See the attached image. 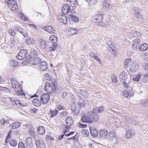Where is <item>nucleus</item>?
<instances>
[{"label": "nucleus", "mask_w": 148, "mask_h": 148, "mask_svg": "<svg viewBox=\"0 0 148 148\" xmlns=\"http://www.w3.org/2000/svg\"><path fill=\"white\" fill-rule=\"evenodd\" d=\"M70 32H71L72 34H74L76 33L77 30L76 29L71 28L70 29Z\"/></svg>", "instance_id": "obj_63"}, {"label": "nucleus", "mask_w": 148, "mask_h": 148, "mask_svg": "<svg viewBox=\"0 0 148 148\" xmlns=\"http://www.w3.org/2000/svg\"><path fill=\"white\" fill-rule=\"evenodd\" d=\"M139 46V45H136L135 44H133L132 46V48L134 50H136L137 49Z\"/></svg>", "instance_id": "obj_54"}, {"label": "nucleus", "mask_w": 148, "mask_h": 148, "mask_svg": "<svg viewBox=\"0 0 148 148\" xmlns=\"http://www.w3.org/2000/svg\"><path fill=\"white\" fill-rule=\"evenodd\" d=\"M26 42L28 45L32 44L34 43V41L32 38L28 37L26 40Z\"/></svg>", "instance_id": "obj_33"}, {"label": "nucleus", "mask_w": 148, "mask_h": 148, "mask_svg": "<svg viewBox=\"0 0 148 148\" xmlns=\"http://www.w3.org/2000/svg\"><path fill=\"white\" fill-rule=\"evenodd\" d=\"M136 16L138 18H142L143 17V15L142 14H140V12L136 13Z\"/></svg>", "instance_id": "obj_57"}, {"label": "nucleus", "mask_w": 148, "mask_h": 148, "mask_svg": "<svg viewBox=\"0 0 148 148\" xmlns=\"http://www.w3.org/2000/svg\"><path fill=\"white\" fill-rule=\"evenodd\" d=\"M107 139L111 141H114L115 142L118 140L117 136L113 130H111L109 132Z\"/></svg>", "instance_id": "obj_4"}, {"label": "nucleus", "mask_w": 148, "mask_h": 148, "mask_svg": "<svg viewBox=\"0 0 148 148\" xmlns=\"http://www.w3.org/2000/svg\"><path fill=\"white\" fill-rule=\"evenodd\" d=\"M89 116L92 118L93 120L96 121H97L99 119V115L97 114H88Z\"/></svg>", "instance_id": "obj_32"}, {"label": "nucleus", "mask_w": 148, "mask_h": 148, "mask_svg": "<svg viewBox=\"0 0 148 148\" xmlns=\"http://www.w3.org/2000/svg\"><path fill=\"white\" fill-rule=\"evenodd\" d=\"M20 125V123L19 122H17L10 124L9 125V127L11 129H14L18 128Z\"/></svg>", "instance_id": "obj_22"}, {"label": "nucleus", "mask_w": 148, "mask_h": 148, "mask_svg": "<svg viewBox=\"0 0 148 148\" xmlns=\"http://www.w3.org/2000/svg\"><path fill=\"white\" fill-rule=\"evenodd\" d=\"M112 81L114 83L116 82L117 81V78L115 75L111 77Z\"/></svg>", "instance_id": "obj_52"}, {"label": "nucleus", "mask_w": 148, "mask_h": 148, "mask_svg": "<svg viewBox=\"0 0 148 148\" xmlns=\"http://www.w3.org/2000/svg\"><path fill=\"white\" fill-rule=\"evenodd\" d=\"M125 119L126 121L129 123H134V120L133 119L130 118L129 116H125Z\"/></svg>", "instance_id": "obj_31"}, {"label": "nucleus", "mask_w": 148, "mask_h": 148, "mask_svg": "<svg viewBox=\"0 0 148 148\" xmlns=\"http://www.w3.org/2000/svg\"><path fill=\"white\" fill-rule=\"evenodd\" d=\"M128 76L126 73L122 72L119 75V79L121 82H125L127 79Z\"/></svg>", "instance_id": "obj_10"}, {"label": "nucleus", "mask_w": 148, "mask_h": 148, "mask_svg": "<svg viewBox=\"0 0 148 148\" xmlns=\"http://www.w3.org/2000/svg\"><path fill=\"white\" fill-rule=\"evenodd\" d=\"M35 143L37 148H44L45 144L44 142L41 140H37L35 141Z\"/></svg>", "instance_id": "obj_12"}, {"label": "nucleus", "mask_w": 148, "mask_h": 148, "mask_svg": "<svg viewBox=\"0 0 148 148\" xmlns=\"http://www.w3.org/2000/svg\"><path fill=\"white\" fill-rule=\"evenodd\" d=\"M17 94L19 95H24L25 94L23 92L22 87L16 90H15Z\"/></svg>", "instance_id": "obj_30"}, {"label": "nucleus", "mask_w": 148, "mask_h": 148, "mask_svg": "<svg viewBox=\"0 0 148 148\" xmlns=\"http://www.w3.org/2000/svg\"><path fill=\"white\" fill-rule=\"evenodd\" d=\"M15 104L17 106L19 107L20 106H21L22 105L21 104V103L19 102L18 100H16L15 101Z\"/></svg>", "instance_id": "obj_60"}, {"label": "nucleus", "mask_w": 148, "mask_h": 148, "mask_svg": "<svg viewBox=\"0 0 148 148\" xmlns=\"http://www.w3.org/2000/svg\"><path fill=\"white\" fill-rule=\"evenodd\" d=\"M41 48L43 49H45L47 47L46 43L43 39H40L38 41Z\"/></svg>", "instance_id": "obj_23"}, {"label": "nucleus", "mask_w": 148, "mask_h": 148, "mask_svg": "<svg viewBox=\"0 0 148 148\" xmlns=\"http://www.w3.org/2000/svg\"><path fill=\"white\" fill-rule=\"evenodd\" d=\"M50 95L49 94L45 93L42 94L40 97L41 103L45 104L47 103L49 99Z\"/></svg>", "instance_id": "obj_8"}, {"label": "nucleus", "mask_w": 148, "mask_h": 148, "mask_svg": "<svg viewBox=\"0 0 148 148\" xmlns=\"http://www.w3.org/2000/svg\"><path fill=\"white\" fill-rule=\"evenodd\" d=\"M134 33V36H140L141 35V34L140 32H138L136 31H134L133 32Z\"/></svg>", "instance_id": "obj_50"}, {"label": "nucleus", "mask_w": 148, "mask_h": 148, "mask_svg": "<svg viewBox=\"0 0 148 148\" xmlns=\"http://www.w3.org/2000/svg\"><path fill=\"white\" fill-rule=\"evenodd\" d=\"M21 33L25 37H27L28 36V33L27 32L25 29H23V30L21 32Z\"/></svg>", "instance_id": "obj_43"}, {"label": "nucleus", "mask_w": 148, "mask_h": 148, "mask_svg": "<svg viewBox=\"0 0 148 148\" xmlns=\"http://www.w3.org/2000/svg\"><path fill=\"white\" fill-rule=\"evenodd\" d=\"M66 124L69 126H71L73 125L74 121L71 117L69 116L66 118L65 120Z\"/></svg>", "instance_id": "obj_17"}, {"label": "nucleus", "mask_w": 148, "mask_h": 148, "mask_svg": "<svg viewBox=\"0 0 148 148\" xmlns=\"http://www.w3.org/2000/svg\"><path fill=\"white\" fill-rule=\"evenodd\" d=\"M28 25L30 27L32 28H33L35 29H36L37 28V27L34 24L29 23Z\"/></svg>", "instance_id": "obj_64"}, {"label": "nucleus", "mask_w": 148, "mask_h": 148, "mask_svg": "<svg viewBox=\"0 0 148 148\" xmlns=\"http://www.w3.org/2000/svg\"><path fill=\"white\" fill-rule=\"evenodd\" d=\"M46 30H45L50 33L53 34L55 32L54 29L51 26H47L46 27Z\"/></svg>", "instance_id": "obj_27"}, {"label": "nucleus", "mask_w": 148, "mask_h": 148, "mask_svg": "<svg viewBox=\"0 0 148 148\" xmlns=\"http://www.w3.org/2000/svg\"><path fill=\"white\" fill-rule=\"evenodd\" d=\"M82 132L83 136L86 137L88 136L89 134V132L86 130H82Z\"/></svg>", "instance_id": "obj_41"}, {"label": "nucleus", "mask_w": 148, "mask_h": 148, "mask_svg": "<svg viewBox=\"0 0 148 148\" xmlns=\"http://www.w3.org/2000/svg\"><path fill=\"white\" fill-rule=\"evenodd\" d=\"M9 143L11 146L14 147L17 145V143L15 140H11L9 141Z\"/></svg>", "instance_id": "obj_36"}, {"label": "nucleus", "mask_w": 148, "mask_h": 148, "mask_svg": "<svg viewBox=\"0 0 148 148\" xmlns=\"http://www.w3.org/2000/svg\"><path fill=\"white\" fill-rule=\"evenodd\" d=\"M65 14H63L61 15H58L57 19L60 21L63 24H65L67 22V19L66 16Z\"/></svg>", "instance_id": "obj_11"}, {"label": "nucleus", "mask_w": 148, "mask_h": 148, "mask_svg": "<svg viewBox=\"0 0 148 148\" xmlns=\"http://www.w3.org/2000/svg\"><path fill=\"white\" fill-rule=\"evenodd\" d=\"M104 16V14H97L96 16L92 18V21L93 23H100L102 21Z\"/></svg>", "instance_id": "obj_5"}, {"label": "nucleus", "mask_w": 148, "mask_h": 148, "mask_svg": "<svg viewBox=\"0 0 148 148\" xmlns=\"http://www.w3.org/2000/svg\"><path fill=\"white\" fill-rule=\"evenodd\" d=\"M123 83V85L124 88H128L129 87V84L125 82H122Z\"/></svg>", "instance_id": "obj_55"}, {"label": "nucleus", "mask_w": 148, "mask_h": 148, "mask_svg": "<svg viewBox=\"0 0 148 148\" xmlns=\"http://www.w3.org/2000/svg\"><path fill=\"white\" fill-rule=\"evenodd\" d=\"M41 61V59L39 58L35 57L32 60L31 64L33 65L38 64L40 63Z\"/></svg>", "instance_id": "obj_13"}, {"label": "nucleus", "mask_w": 148, "mask_h": 148, "mask_svg": "<svg viewBox=\"0 0 148 148\" xmlns=\"http://www.w3.org/2000/svg\"><path fill=\"white\" fill-rule=\"evenodd\" d=\"M25 141L28 147L30 148L32 147L33 144L31 138L28 137L25 139Z\"/></svg>", "instance_id": "obj_16"}, {"label": "nucleus", "mask_w": 148, "mask_h": 148, "mask_svg": "<svg viewBox=\"0 0 148 148\" xmlns=\"http://www.w3.org/2000/svg\"><path fill=\"white\" fill-rule=\"evenodd\" d=\"M123 96L124 97H129V95L127 90H125L123 92Z\"/></svg>", "instance_id": "obj_47"}, {"label": "nucleus", "mask_w": 148, "mask_h": 148, "mask_svg": "<svg viewBox=\"0 0 148 148\" xmlns=\"http://www.w3.org/2000/svg\"><path fill=\"white\" fill-rule=\"evenodd\" d=\"M98 113V108H94L92 110V111H90L88 112V114H97Z\"/></svg>", "instance_id": "obj_37"}, {"label": "nucleus", "mask_w": 148, "mask_h": 148, "mask_svg": "<svg viewBox=\"0 0 148 148\" xmlns=\"http://www.w3.org/2000/svg\"><path fill=\"white\" fill-rule=\"evenodd\" d=\"M11 82L12 88L15 90H16L22 87L21 84L14 78H13L11 79Z\"/></svg>", "instance_id": "obj_6"}, {"label": "nucleus", "mask_w": 148, "mask_h": 148, "mask_svg": "<svg viewBox=\"0 0 148 148\" xmlns=\"http://www.w3.org/2000/svg\"><path fill=\"white\" fill-rule=\"evenodd\" d=\"M38 133L39 135L43 134L45 133V130L42 126H39L37 130Z\"/></svg>", "instance_id": "obj_24"}, {"label": "nucleus", "mask_w": 148, "mask_h": 148, "mask_svg": "<svg viewBox=\"0 0 148 148\" xmlns=\"http://www.w3.org/2000/svg\"><path fill=\"white\" fill-rule=\"evenodd\" d=\"M23 29L18 26H16L15 27V30L20 33H21Z\"/></svg>", "instance_id": "obj_45"}, {"label": "nucleus", "mask_w": 148, "mask_h": 148, "mask_svg": "<svg viewBox=\"0 0 148 148\" xmlns=\"http://www.w3.org/2000/svg\"><path fill=\"white\" fill-rule=\"evenodd\" d=\"M62 10L63 14H67L69 12H71V13L75 12L73 10H71L70 6L68 4H65L63 5L62 8Z\"/></svg>", "instance_id": "obj_7"}, {"label": "nucleus", "mask_w": 148, "mask_h": 148, "mask_svg": "<svg viewBox=\"0 0 148 148\" xmlns=\"http://www.w3.org/2000/svg\"><path fill=\"white\" fill-rule=\"evenodd\" d=\"M48 67V65L46 62L43 61L41 62L40 65V68L43 71L46 70Z\"/></svg>", "instance_id": "obj_18"}, {"label": "nucleus", "mask_w": 148, "mask_h": 148, "mask_svg": "<svg viewBox=\"0 0 148 148\" xmlns=\"http://www.w3.org/2000/svg\"><path fill=\"white\" fill-rule=\"evenodd\" d=\"M73 114L75 115L78 114L79 113V111L75 109V110H73L72 111Z\"/></svg>", "instance_id": "obj_62"}, {"label": "nucleus", "mask_w": 148, "mask_h": 148, "mask_svg": "<svg viewBox=\"0 0 148 148\" xmlns=\"http://www.w3.org/2000/svg\"><path fill=\"white\" fill-rule=\"evenodd\" d=\"M99 134L100 136V138L102 139L103 138H107L108 134L106 130L101 129L99 131Z\"/></svg>", "instance_id": "obj_9"}, {"label": "nucleus", "mask_w": 148, "mask_h": 148, "mask_svg": "<svg viewBox=\"0 0 148 148\" xmlns=\"http://www.w3.org/2000/svg\"><path fill=\"white\" fill-rule=\"evenodd\" d=\"M140 78V75H136L135 77L133 78V80L134 81L138 82L139 81Z\"/></svg>", "instance_id": "obj_49"}, {"label": "nucleus", "mask_w": 148, "mask_h": 148, "mask_svg": "<svg viewBox=\"0 0 148 148\" xmlns=\"http://www.w3.org/2000/svg\"><path fill=\"white\" fill-rule=\"evenodd\" d=\"M29 112L32 113H36L37 112V110L35 108L29 109Z\"/></svg>", "instance_id": "obj_51"}, {"label": "nucleus", "mask_w": 148, "mask_h": 148, "mask_svg": "<svg viewBox=\"0 0 148 148\" xmlns=\"http://www.w3.org/2000/svg\"><path fill=\"white\" fill-rule=\"evenodd\" d=\"M40 101L38 99L35 98L32 101V103L33 104L36 106H39L40 105Z\"/></svg>", "instance_id": "obj_28"}, {"label": "nucleus", "mask_w": 148, "mask_h": 148, "mask_svg": "<svg viewBox=\"0 0 148 148\" xmlns=\"http://www.w3.org/2000/svg\"><path fill=\"white\" fill-rule=\"evenodd\" d=\"M24 145L23 143L22 142L19 143L18 144V147L19 148H24Z\"/></svg>", "instance_id": "obj_53"}, {"label": "nucleus", "mask_w": 148, "mask_h": 148, "mask_svg": "<svg viewBox=\"0 0 148 148\" xmlns=\"http://www.w3.org/2000/svg\"><path fill=\"white\" fill-rule=\"evenodd\" d=\"M68 2H69L71 5L73 7H75L77 5V0H67Z\"/></svg>", "instance_id": "obj_34"}, {"label": "nucleus", "mask_w": 148, "mask_h": 148, "mask_svg": "<svg viewBox=\"0 0 148 148\" xmlns=\"http://www.w3.org/2000/svg\"><path fill=\"white\" fill-rule=\"evenodd\" d=\"M103 6L106 8H108L109 6V4L108 2H105L103 4Z\"/></svg>", "instance_id": "obj_61"}, {"label": "nucleus", "mask_w": 148, "mask_h": 148, "mask_svg": "<svg viewBox=\"0 0 148 148\" xmlns=\"http://www.w3.org/2000/svg\"><path fill=\"white\" fill-rule=\"evenodd\" d=\"M134 134V131L130 129L127 131L126 134V137L127 138H130Z\"/></svg>", "instance_id": "obj_20"}, {"label": "nucleus", "mask_w": 148, "mask_h": 148, "mask_svg": "<svg viewBox=\"0 0 148 148\" xmlns=\"http://www.w3.org/2000/svg\"><path fill=\"white\" fill-rule=\"evenodd\" d=\"M131 61V59L130 58H128L126 59L124 62V64L126 66L130 64Z\"/></svg>", "instance_id": "obj_42"}, {"label": "nucleus", "mask_w": 148, "mask_h": 148, "mask_svg": "<svg viewBox=\"0 0 148 148\" xmlns=\"http://www.w3.org/2000/svg\"><path fill=\"white\" fill-rule=\"evenodd\" d=\"M133 44H135L136 45H140V39L139 38H136L135 39L134 41Z\"/></svg>", "instance_id": "obj_48"}, {"label": "nucleus", "mask_w": 148, "mask_h": 148, "mask_svg": "<svg viewBox=\"0 0 148 148\" xmlns=\"http://www.w3.org/2000/svg\"><path fill=\"white\" fill-rule=\"evenodd\" d=\"M148 47V45L146 43H144L140 46L139 48V50L140 51H144L147 50Z\"/></svg>", "instance_id": "obj_26"}, {"label": "nucleus", "mask_w": 148, "mask_h": 148, "mask_svg": "<svg viewBox=\"0 0 148 148\" xmlns=\"http://www.w3.org/2000/svg\"><path fill=\"white\" fill-rule=\"evenodd\" d=\"M68 112L66 111H63L60 113V116L62 117H64L67 116Z\"/></svg>", "instance_id": "obj_40"}, {"label": "nucleus", "mask_w": 148, "mask_h": 148, "mask_svg": "<svg viewBox=\"0 0 148 148\" xmlns=\"http://www.w3.org/2000/svg\"><path fill=\"white\" fill-rule=\"evenodd\" d=\"M104 109V107L103 106H101L100 107H99L98 108V113H101L103 111Z\"/></svg>", "instance_id": "obj_46"}, {"label": "nucleus", "mask_w": 148, "mask_h": 148, "mask_svg": "<svg viewBox=\"0 0 148 148\" xmlns=\"http://www.w3.org/2000/svg\"><path fill=\"white\" fill-rule=\"evenodd\" d=\"M5 1L7 3L11 10L13 12H16L18 10V6L15 1L14 0H5Z\"/></svg>", "instance_id": "obj_1"}, {"label": "nucleus", "mask_w": 148, "mask_h": 148, "mask_svg": "<svg viewBox=\"0 0 148 148\" xmlns=\"http://www.w3.org/2000/svg\"><path fill=\"white\" fill-rule=\"evenodd\" d=\"M133 9L136 12V13L138 12H140L141 11V10L140 9L136 8H134Z\"/></svg>", "instance_id": "obj_59"}, {"label": "nucleus", "mask_w": 148, "mask_h": 148, "mask_svg": "<svg viewBox=\"0 0 148 148\" xmlns=\"http://www.w3.org/2000/svg\"><path fill=\"white\" fill-rule=\"evenodd\" d=\"M45 79L49 81H50L51 79V76L48 73L45 74Z\"/></svg>", "instance_id": "obj_44"}, {"label": "nucleus", "mask_w": 148, "mask_h": 148, "mask_svg": "<svg viewBox=\"0 0 148 148\" xmlns=\"http://www.w3.org/2000/svg\"><path fill=\"white\" fill-rule=\"evenodd\" d=\"M1 122L2 124H5L6 123H7L8 124L9 123V121H5L3 119V118L1 119Z\"/></svg>", "instance_id": "obj_56"}, {"label": "nucleus", "mask_w": 148, "mask_h": 148, "mask_svg": "<svg viewBox=\"0 0 148 148\" xmlns=\"http://www.w3.org/2000/svg\"><path fill=\"white\" fill-rule=\"evenodd\" d=\"M9 64L12 67H15L18 64V62L15 60H12L10 61Z\"/></svg>", "instance_id": "obj_25"}, {"label": "nucleus", "mask_w": 148, "mask_h": 148, "mask_svg": "<svg viewBox=\"0 0 148 148\" xmlns=\"http://www.w3.org/2000/svg\"><path fill=\"white\" fill-rule=\"evenodd\" d=\"M90 130L91 135L94 137H97L98 132L96 128L94 127H90Z\"/></svg>", "instance_id": "obj_15"}, {"label": "nucleus", "mask_w": 148, "mask_h": 148, "mask_svg": "<svg viewBox=\"0 0 148 148\" xmlns=\"http://www.w3.org/2000/svg\"><path fill=\"white\" fill-rule=\"evenodd\" d=\"M51 112V117L55 116L56 114H57L58 113V110H55L52 111L50 109Z\"/></svg>", "instance_id": "obj_35"}, {"label": "nucleus", "mask_w": 148, "mask_h": 148, "mask_svg": "<svg viewBox=\"0 0 148 148\" xmlns=\"http://www.w3.org/2000/svg\"><path fill=\"white\" fill-rule=\"evenodd\" d=\"M56 83L55 82H52L50 84L46 82L45 85V90L48 94H52L53 92V88H55Z\"/></svg>", "instance_id": "obj_2"}, {"label": "nucleus", "mask_w": 148, "mask_h": 148, "mask_svg": "<svg viewBox=\"0 0 148 148\" xmlns=\"http://www.w3.org/2000/svg\"><path fill=\"white\" fill-rule=\"evenodd\" d=\"M81 121L82 123H92V120L91 119L86 116H83L81 119Z\"/></svg>", "instance_id": "obj_14"}, {"label": "nucleus", "mask_w": 148, "mask_h": 148, "mask_svg": "<svg viewBox=\"0 0 148 148\" xmlns=\"http://www.w3.org/2000/svg\"><path fill=\"white\" fill-rule=\"evenodd\" d=\"M58 45V44H52V46L50 45V46L49 47V50L51 52L54 51L55 50H56Z\"/></svg>", "instance_id": "obj_29"}, {"label": "nucleus", "mask_w": 148, "mask_h": 148, "mask_svg": "<svg viewBox=\"0 0 148 148\" xmlns=\"http://www.w3.org/2000/svg\"><path fill=\"white\" fill-rule=\"evenodd\" d=\"M49 40L52 43V44H56L58 42V38L55 36L52 35L49 37Z\"/></svg>", "instance_id": "obj_21"}, {"label": "nucleus", "mask_w": 148, "mask_h": 148, "mask_svg": "<svg viewBox=\"0 0 148 148\" xmlns=\"http://www.w3.org/2000/svg\"><path fill=\"white\" fill-rule=\"evenodd\" d=\"M70 18L75 22H77L79 21L78 18L74 15L71 14L70 15Z\"/></svg>", "instance_id": "obj_38"}, {"label": "nucleus", "mask_w": 148, "mask_h": 148, "mask_svg": "<svg viewBox=\"0 0 148 148\" xmlns=\"http://www.w3.org/2000/svg\"><path fill=\"white\" fill-rule=\"evenodd\" d=\"M27 51L26 49H23L20 50L16 56L17 59L19 60H23L26 57Z\"/></svg>", "instance_id": "obj_3"}, {"label": "nucleus", "mask_w": 148, "mask_h": 148, "mask_svg": "<svg viewBox=\"0 0 148 148\" xmlns=\"http://www.w3.org/2000/svg\"><path fill=\"white\" fill-rule=\"evenodd\" d=\"M31 54L33 56H38V53L37 51L34 49H32L31 51Z\"/></svg>", "instance_id": "obj_39"}, {"label": "nucleus", "mask_w": 148, "mask_h": 148, "mask_svg": "<svg viewBox=\"0 0 148 148\" xmlns=\"http://www.w3.org/2000/svg\"><path fill=\"white\" fill-rule=\"evenodd\" d=\"M9 32L10 34L13 36H14L15 34L14 31L12 29L9 30Z\"/></svg>", "instance_id": "obj_58"}, {"label": "nucleus", "mask_w": 148, "mask_h": 148, "mask_svg": "<svg viewBox=\"0 0 148 148\" xmlns=\"http://www.w3.org/2000/svg\"><path fill=\"white\" fill-rule=\"evenodd\" d=\"M138 67L139 66L137 64L135 63H133L131 64L130 70L131 72H135L137 70Z\"/></svg>", "instance_id": "obj_19"}]
</instances>
